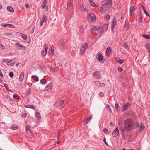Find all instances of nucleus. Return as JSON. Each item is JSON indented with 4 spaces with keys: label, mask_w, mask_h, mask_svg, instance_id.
<instances>
[{
    "label": "nucleus",
    "mask_w": 150,
    "mask_h": 150,
    "mask_svg": "<svg viewBox=\"0 0 150 150\" xmlns=\"http://www.w3.org/2000/svg\"><path fill=\"white\" fill-rule=\"evenodd\" d=\"M52 84V83H50L49 84L47 85L45 88V91L48 90L51 87Z\"/></svg>",
    "instance_id": "nucleus-32"
},
{
    "label": "nucleus",
    "mask_w": 150,
    "mask_h": 150,
    "mask_svg": "<svg viewBox=\"0 0 150 150\" xmlns=\"http://www.w3.org/2000/svg\"><path fill=\"white\" fill-rule=\"evenodd\" d=\"M124 47L126 49H129L128 44L127 43H124Z\"/></svg>",
    "instance_id": "nucleus-47"
},
{
    "label": "nucleus",
    "mask_w": 150,
    "mask_h": 150,
    "mask_svg": "<svg viewBox=\"0 0 150 150\" xmlns=\"http://www.w3.org/2000/svg\"><path fill=\"white\" fill-rule=\"evenodd\" d=\"M116 19L115 18H114L112 20V23H111V30L112 31L113 33H115L114 29L115 26L116 25Z\"/></svg>",
    "instance_id": "nucleus-6"
},
{
    "label": "nucleus",
    "mask_w": 150,
    "mask_h": 150,
    "mask_svg": "<svg viewBox=\"0 0 150 150\" xmlns=\"http://www.w3.org/2000/svg\"><path fill=\"white\" fill-rule=\"evenodd\" d=\"M82 48H83V49H84L86 51V50L88 48V45L87 43H85L83 44L82 45Z\"/></svg>",
    "instance_id": "nucleus-28"
},
{
    "label": "nucleus",
    "mask_w": 150,
    "mask_h": 150,
    "mask_svg": "<svg viewBox=\"0 0 150 150\" xmlns=\"http://www.w3.org/2000/svg\"><path fill=\"white\" fill-rule=\"evenodd\" d=\"M116 59H117V62L118 63H120V64H122L124 62L123 60L121 59H120L119 58H117Z\"/></svg>",
    "instance_id": "nucleus-34"
},
{
    "label": "nucleus",
    "mask_w": 150,
    "mask_h": 150,
    "mask_svg": "<svg viewBox=\"0 0 150 150\" xmlns=\"http://www.w3.org/2000/svg\"><path fill=\"white\" fill-rule=\"evenodd\" d=\"M106 18L108 19H109L110 18V16L108 14H107L106 15Z\"/></svg>",
    "instance_id": "nucleus-63"
},
{
    "label": "nucleus",
    "mask_w": 150,
    "mask_h": 150,
    "mask_svg": "<svg viewBox=\"0 0 150 150\" xmlns=\"http://www.w3.org/2000/svg\"><path fill=\"white\" fill-rule=\"evenodd\" d=\"M47 0H44L43 4H42L41 7L42 9H44L45 8L47 3Z\"/></svg>",
    "instance_id": "nucleus-30"
},
{
    "label": "nucleus",
    "mask_w": 150,
    "mask_h": 150,
    "mask_svg": "<svg viewBox=\"0 0 150 150\" xmlns=\"http://www.w3.org/2000/svg\"><path fill=\"white\" fill-rule=\"evenodd\" d=\"M93 76V77L98 79H100L101 77V74L98 71L94 72Z\"/></svg>",
    "instance_id": "nucleus-4"
},
{
    "label": "nucleus",
    "mask_w": 150,
    "mask_h": 150,
    "mask_svg": "<svg viewBox=\"0 0 150 150\" xmlns=\"http://www.w3.org/2000/svg\"><path fill=\"white\" fill-rule=\"evenodd\" d=\"M86 50H85L83 48H81L80 49V51L79 54L81 55L83 54L85 52Z\"/></svg>",
    "instance_id": "nucleus-27"
},
{
    "label": "nucleus",
    "mask_w": 150,
    "mask_h": 150,
    "mask_svg": "<svg viewBox=\"0 0 150 150\" xmlns=\"http://www.w3.org/2000/svg\"><path fill=\"white\" fill-rule=\"evenodd\" d=\"M120 130L121 132L122 136H125V134H124V133L125 132V130H126L125 129V128H121Z\"/></svg>",
    "instance_id": "nucleus-38"
},
{
    "label": "nucleus",
    "mask_w": 150,
    "mask_h": 150,
    "mask_svg": "<svg viewBox=\"0 0 150 150\" xmlns=\"http://www.w3.org/2000/svg\"><path fill=\"white\" fill-rule=\"evenodd\" d=\"M81 10H82L83 11H85V8L82 5L81 6Z\"/></svg>",
    "instance_id": "nucleus-60"
},
{
    "label": "nucleus",
    "mask_w": 150,
    "mask_h": 150,
    "mask_svg": "<svg viewBox=\"0 0 150 150\" xmlns=\"http://www.w3.org/2000/svg\"><path fill=\"white\" fill-rule=\"evenodd\" d=\"M24 75V73L23 72H22L21 73L19 78V80L20 81L22 82L23 79Z\"/></svg>",
    "instance_id": "nucleus-16"
},
{
    "label": "nucleus",
    "mask_w": 150,
    "mask_h": 150,
    "mask_svg": "<svg viewBox=\"0 0 150 150\" xmlns=\"http://www.w3.org/2000/svg\"><path fill=\"white\" fill-rule=\"evenodd\" d=\"M16 46L19 49H20V47H23L24 49H25V48H26V47L25 46H24L23 45H21L20 44L18 43H16Z\"/></svg>",
    "instance_id": "nucleus-31"
},
{
    "label": "nucleus",
    "mask_w": 150,
    "mask_h": 150,
    "mask_svg": "<svg viewBox=\"0 0 150 150\" xmlns=\"http://www.w3.org/2000/svg\"><path fill=\"white\" fill-rule=\"evenodd\" d=\"M54 54V49H52V47H50L48 52V54L49 55L50 57H52Z\"/></svg>",
    "instance_id": "nucleus-12"
},
{
    "label": "nucleus",
    "mask_w": 150,
    "mask_h": 150,
    "mask_svg": "<svg viewBox=\"0 0 150 150\" xmlns=\"http://www.w3.org/2000/svg\"><path fill=\"white\" fill-rule=\"evenodd\" d=\"M131 105L129 103H125L124 105L123 106L122 111V112H124L126 111V110L128 108L129 106H130Z\"/></svg>",
    "instance_id": "nucleus-7"
},
{
    "label": "nucleus",
    "mask_w": 150,
    "mask_h": 150,
    "mask_svg": "<svg viewBox=\"0 0 150 150\" xmlns=\"http://www.w3.org/2000/svg\"><path fill=\"white\" fill-rule=\"evenodd\" d=\"M101 30V27L100 26H96L93 27L91 30V32L94 35H97L100 33V31Z\"/></svg>",
    "instance_id": "nucleus-2"
},
{
    "label": "nucleus",
    "mask_w": 150,
    "mask_h": 150,
    "mask_svg": "<svg viewBox=\"0 0 150 150\" xmlns=\"http://www.w3.org/2000/svg\"><path fill=\"white\" fill-rule=\"evenodd\" d=\"M7 9L9 11L12 13H13L14 11V10L13 8L10 6H8L7 7Z\"/></svg>",
    "instance_id": "nucleus-24"
},
{
    "label": "nucleus",
    "mask_w": 150,
    "mask_h": 150,
    "mask_svg": "<svg viewBox=\"0 0 150 150\" xmlns=\"http://www.w3.org/2000/svg\"><path fill=\"white\" fill-rule=\"evenodd\" d=\"M35 116L39 120L41 118L40 115V113L38 112H35Z\"/></svg>",
    "instance_id": "nucleus-26"
},
{
    "label": "nucleus",
    "mask_w": 150,
    "mask_h": 150,
    "mask_svg": "<svg viewBox=\"0 0 150 150\" xmlns=\"http://www.w3.org/2000/svg\"><path fill=\"white\" fill-rule=\"evenodd\" d=\"M99 95L100 96L103 97L104 95V94L102 92H100L99 93Z\"/></svg>",
    "instance_id": "nucleus-58"
},
{
    "label": "nucleus",
    "mask_w": 150,
    "mask_h": 150,
    "mask_svg": "<svg viewBox=\"0 0 150 150\" xmlns=\"http://www.w3.org/2000/svg\"><path fill=\"white\" fill-rule=\"evenodd\" d=\"M115 108L116 110L120 111V108L117 103H115Z\"/></svg>",
    "instance_id": "nucleus-23"
},
{
    "label": "nucleus",
    "mask_w": 150,
    "mask_h": 150,
    "mask_svg": "<svg viewBox=\"0 0 150 150\" xmlns=\"http://www.w3.org/2000/svg\"><path fill=\"white\" fill-rule=\"evenodd\" d=\"M144 124H143L142 122H141V125L140 126L139 129V132H142L144 129Z\"/></svg>",
    "instance_id": "nucleus-18"
},
{
    "label": "nucleus",
    "mask_w": 150,
    "mask_h": 150,
    "mask_svg": "<svg viewBox=\"0 0 150 150\" xmlns=\"http://www.w3.org/2000/svg\"><path fill=\"white\" fill-rule=\"evenodd\" d=\"M108 27V25L105 24L104 25L102 28L101 27V30L100 31V33H102L104 31L107 30Z\"/></svg>",
    "instance_id": "nucleus-9"
},
{
    "label": "nucleus",
    "mask_w": 150,
    "mask_h": 150,
    "mask_svg": "<svg viewBox=\"0 0 150 150\" xmlns=\"http://www.w3.org/2000/svg\"><path fill=\"white\" fill-rule=\"evenodd\" d=\"M106 50L107 51L110 52H112V49L111 47H108L107 49Z\"/></svg>",
    "instance_id": "nucleus-51"
},
{
    "label": "nucleus",
    "mask_w": 150,
    "mask_h": 150,
    "mask_svg": "<svg viewBox=\"0 0 150 150\" xmlns=\"http://www.w3.org/2000/svg\"><path fill=\"white\" fill-rule=\"evenodd\" d=\"M9 76L11 77H12L14 75L13 73V72H10L9 74Z\"/></svg>",
    "instance_id": "nucleus-49"
},
{
    "label": "nucleus",
    "mask_w": 150,
    "mask_h": 150,
    "mask_svg": "<svg viewBox=\"0 0 150 150\" xmlns=\"http://www.w3.org/2000/svg\"><path fill=\"white\" fill-rule=\"evenodd\" d=\"M95 83V85L99 87H100V82L98 81H95L94 82Z\"/></svg>",
    "instance_id": "nucleus-45"
},
{
    "label": "nucleus",
    "mask_w": 150,
    "mask_h": 150,
    "mask_svg": "<svg viewBox=\"0 0 150 150\" xmlns=\"http://www.w3.org/2000/svg\"><path fill=\"white\" fill-rule=\"evenodd\" d=\"M31 92V88H29L27 89V91L25 93V94L26 95H29Z\"/></svg>",
    "instance_id": "nucleus-40"
},
{
    "label": "nucleus",
    "mask_w": 150,
    "mask_h": 150,
    "mask_svg": "<svg viewBox=\"0 0 150 150\" xmlns=\"http://www.w3.org/2000/svg\"><path fill=\"white\" fill-rule=\"evenodd\" d=\"M142 9L144 11V13L146 14V15L149 17H150V15L148 14L146 10L145 9V7L144 6H142Z\"/></svg>",
    "instance_id": "nucleus-21"
},
{
    "label": "nucleus",
    "mask_w": 150,
    "mask_h": 150,
    "mask_svg": "<svg viewBox=\"0 0 150 150\" xmlns=\"http://www.w3.org/2000/svg\"><path fill=\"white\" fill-rule=\"evenodd\" d=\"M45 50L47 51V50L48 47V45L47 44H45Z\"/></svg>",
    "instance_id": "nucleus-52"
},
{
    "label": "nucleus",
    "mask_w": 150,
    "mask_h": 150,
    "mask_svg": "<svg viewBox=\"0 0 150 150\" xmlns=\"http://www.w3.org/2000/svg\"><path fill=\"white\" fill-rule=\"evenodd\" d=\"M26 131L29 130L30 129V125H27L26 126Z\"/></svg>",
    "instance_id": "nucleus-46"
},
{
    "label": "nucleus",
    "mask_w": 150,
    "mask_h": 150,
    "mask_svg": "<svg viewBox=\"0 0 150 150\" xmlns=\"http://www.w3.org/2000/svg\"><path fill=\"white\" fill-rule=\"evenodd\" d=\"M4 87L6 88V89L8 91H9L10 92H12V93L13 92V91H12L11 90H10L8 89V86L7 84H4Z\"/></svg>",
    "instance_id": "nucleus-37"
},
{
    "label": "nucleus",
    "mask_w": 150,
    "mask_h": 150,
    "mask_svg": "<svg viewBox=\"0 0 150 150\" xmlns=\"http://www.w3.org/2000/svg\"><path fill=\"white\" fill-rule=\"evenodd\" d=\"M13 96L14 98H16L17 100H19L20 99L19 96L17 94L14 95Z\"/></svg>",
    "instance_id": "nucleus-44"
},
{
    "label": "nucleus",
    "mask_w": 150,
    "mask_h": 150,
    "mask_svg": "<svg viewBox=\"0 0 150 150\" xmlns=\"http://www.w3.org/2000/svg\"><path fill=\"white\" fill-rule=\"evenodd\" d=\"M11 61H9L7 63V65H13V63H10V62H11Z\"/></svg>",
    "instance_id": "nucleus-56"
},
{
    "label": "nucleus",
    "mask_w": 150,
    "mask_h": 150,
    "mask_svg": "<svg viewBox=\"0 0 150 150\" xmlns=\"http://www.w3.org/2000/svg\"><path fill=\"white\" fill-rule=\"evenodd\" d=\"M47 81L46 79H42L40 80V83L42 84H45L46 83V82Z\"/></svg>",
    "instance_id": "nucleus-43"
},
{
    "label": "nucleus",
    "mask_w": 150,
    "mask_h": 150,
    "mask_svg": "<svg viewBox=\"0 0 150 150\" xmlns=\"http://www.w3.org/2000/svg\"><path fill=\"white\" fill-rule=\"evenodd\" d=\"M87 26L86 25H82L80 27V32L83 33V32L84 30L86 28Z\"/></svg>",
    "instance_id": "nucleus-15"
},
{
    "label": "nucleus",
    "mask_w": 150,
    "mask_h": 150,
    "mask_svg": "<svg viewBox=\"0 0 150 150\" xmlns=\"http://www.w3.org/2000/svg\"><path fill=\"white\" fill-rule=\"evenodd\" d=\"M135 11V8L134 7L131 6L130 7V13L131 14H133Z\"/></svg>",
    "instance_id": "nucleus-22"
},
{
    "label": "nucleus",
    "mask_w": 150,
    "mask_h": 150,
    "mask_svg": "<svg viewBox=\"0 0 150 150\" xmlns=\"http://www.w3.org/2000/svg\"><path fill=\"white\" fill-rule=\"evenodd\" d=\"M108 4L110 5H111L112 4V2L111 0H109L108 1Z\"/></svg>",
    "instance_id": "nucleus-59"
},
{
    "label": "nucleus",
    "mask_w": 150,
    "mask_h": 150,
    "mask_svg": "<svg viewBox=\"0 0 150 150\" xmlns=\"http://www.w3.org/2000/svg\"><path fill=\"white\" fill-rule=\"evenodd\" d=\"M0 47L1 48L3 49H5V47L4 46H3L2 44H0Z\"/></svg>",
    "instance_id": "nucleus-61"
},
{
    "label": "nucleus",
    "mask_w": 150,
    "mask_h": 150,
    "mask_svg": "<svg viewBox=\"0 0 150 150\" xmlns=\"http://www.w3.org/2000/svg\"><path fill=\"white\" fill-rule=\"evenodd\" d=\"M22 38L24 40H26L27 38V36L26 35L22 34L21 35Z\"/></svg>",
    "instance_id": "nucleus-39"
},
{
    "label": "nucleus",
    "mask_w": 150,
    "mask_h": 150,
    "mask_svg": "<svg viewBox=\"0 0 150 150\" xmlns=\"http://www.w3.org/2000/svg\"><path fill=\"white\" fill-rule=\"evenodd\" d=\"M47 17L46 15H45V14H44L43 16V17L42 18V20H41V21H42L44 22H46L47 21Z\"/></svg>",
    "instance_id": "nucleus-36"
},
{
    "label": "nucleus",
    "mask_w": 150,
    "mask_h": 150,
    "mask_svg": "<svg viewBox=\"0 0 150 150\" xmlns=\"http://www.w3.org/2000/svg\"><path fill=\"white\" fill-rule=\"evenodd\" d=\"M91 5L93 7H98V6H96L94 3L93 2V1L92 0H89Z\"/></svg>",
    "instance_id": "nucleus-35"
},
{
    "label": "nucleus",
    "mask_w": 150,
    "mask_h": 150,
    "mask_svg": "<svg viewBox=\"0 0 150 150\" xmlns=\"http://www.w3.org/2000/svg\"><path fill=\"white\" fill-rule=\"evenodd\" d=\"M90 120H89L88 118V117L86 118V119L84 120L83 121V124L84 125H86L90 121Z\"/></svg>",
    "instance_id": "nucleus-33"
},
{
    "label": "nucleus",
    "mask_w": 150,
    "mask_h": 150,
    "mask_svg": "<svg viewBox=\"0 0 150 150\" xmlns=\"http://www.w3.org/2000/svg\"><path fill=\"white\" fill-rule=\"evenodd\" d=\"M32 78L35 81H38L39 80L38 77L35 75H32Z\"/></svg>",
    "instance_id": "nucleus-25"
},
{
    "label": "nucleus",
    "mask_w": 150,
    "mask_h": 150,
    "mask_svg": "<svg viewBox=\"0 0 150 150\" xmlns=\"http://www.w3.org/2000/svg\"><path fill=\"white\" fill-rule=\"evenodd\" d=\"M133 120L131 119H126L124 122V127L125 129L127 131H131L134 126Z\"/></svg>",
    "instance_id": "nucleus-1"
},
{
    "label": "nucleus",
    "mask_w": 150,
    "mask_h": 150,
    "mask_svg": "<svg viewBox=\"0 0 150 150\" xmlns=\"http://www.w3.org/2000/svg\"><path fill=\"white\" fill-rule=\"evenodd\" d=\"M136 127H139L140 126L139 125V122H136Z\"/></svg>",
    "instance_id": "nucleus-57"
},
{
    "label": "nucleus",
    "mask_w": 150,
    "mask_h": 150,
    "mask_svg": "<svg viewBox=\"0 0 150 150\" xmlns=\"http://www.w3.org/2000/svg\"><path fill=\"white\" fill-rule=\"evenodd\" d=\"M26 132L28 134L31 136L33 134V133L30 130V129L29 130L26 131Z\"/></svg>",
    "instance_id": "nucleus-42"
},
{
    "label": "nucleus",
    "mask_w": 150,
    "mask_h": 150,
    "mask_svg": "<svg viewBox=\"0 0 150 150\" xmlns=\"http://www.w3.org/2000/svg\"><path fill=\"white\" fill-rule=\"evenodd\" d=\"M114 137H116L119 134V130L118 127H117L112 134Z\"/></svg>",
    "instance_id": "nucleus-13"
},
{
    "label": "nucleus",
    "mask_w": 150,
    "mask_h": 150,
    "mask_svg": "<svg viewBox=\"0 0 150 150\" xmlns=\"http://www.w3.org/2000/svg\"><path fill=\"white\" fill-rule=\"evenodd\" d=\"M64 39H62L61 40V42L60 43L59 47L61 50H63L64 49L65 44L64 42Z\"/></svg>",
    "instance_id": "nucleus-11"
},
{
    "label": "nucleus",
    "mask_w": 150,
    "mask_h": 150,
    "mask_svg": "<svg viewBox=\"0 0 150 150\" xmlns=\"http://www.w3.org/2000/svg\"><path fill=\"white\" fill-rule=\"evenodd\" d=\"M142 36L143 37H144V38H146V39H150V36H149V35H148L147 34H144L142 35Z\"/></svg>",
    "instance_id": "nucleus-29"
},
{
    "label": "nucleus",
    "mask_w": 150,
    "mask_h": 150,
    "mask_svg": "<svg viewBox=\"0 0 150 150\" xmlns=\"http://www.w3.org/2000/svg\"><path fill=\"white\" fill-rule=\"evenodd\" d=\"M27 114L26 113H23L21 115V117L23 118H24L26 117Z\"/></svg>",
    "instance_id": "nucleus-53"
},
{
    "label": "nucleus",
    "mask_w": 150,
    "mask_h": 150,
    "mask_svg": "<svg viewBox=\"0 0 150 150\" xmlns=\"http://www.w3.org/2000/svg\"><path fill=\"white\" fill-rule=\"evenodd\" d=\"M1 25L4 27H6L9 26V27L11 28H14V25L12 24H4L2 23L1 24Z\"/></svg>",
    "instance_id": "nucleus-17"
},
{
    "label": "nucleus",
    "mask_w": 150,
    "mask_h": 150,
    "mask_svg": "<svg viewBox=\"0 0 150 150\" xmlns=\"http://www.w3.org/2000/svg\"><path fill=\"white\" fill-rule=\"evenodd\" d=\"M42 54L44 56H45L47 54V51H46V50H45V51L44 52V50H43L42 52Z\"/></svg>",
    "instance_id": "nucleus-50"
},
{
    "label": "nucleus",
    "mask_w": 150,
    "mask_h": 150,
    "mask_svg": "<svg viewBox=\"0 0 150 150\" xmlns=\"http://www.w3.org/2000/svg\"><path fill=\"white\" fill-rule=\"evenodd\" d=\"M73 0H68L67 2V9L69 7V8L72 9L74 8V7L72 4Z\"/></svg>",
    "instance_id": "nucleus-8"
},
{
    "label": "nucleus",
    "mask_w": 150,
    "mask_h": 150,
    "mask_svg": "<svg viewBox=\"0 0 150 150\" xmlns=\"http://www.w3.org/2000/svg\"><path fill=\"white\" fill-rule=\"evenodd\" d=\"M6 98H7V100L8 101L10 100H11V98L9 96H8Z\"/></svg>",
    "instance_id": "nucleus-64"
},
{
    "label": "nucleus",
    "mask_w": 150,
    "mask_h": 150,
    "mask_svg": "<svg viewBox=\"0 0 150 150\" xmlns=\"http://www.w3.org/2000/svg\"><path fill=\"white\" fill-rule=\"evenodd\" d=\"M9 60V59H3L2 60V63H4L6 62H7Z\"/></svg>",
    "instance_id": "nucleus-48"
},
{
    "label": "nucleus",
    "mask_w": 150,
    "mask_h": 150,
    "mask_svg": "<svg viewBox=\"0 0 150 150\" xmlns=\"http://www.w3.org/2000/svg\"><path fill=\"white\" fill-rule=\"evenodd\" d=\"M118 70H119L120 72H121L123 70V69H122L120 67H118Z\"/></svg>",
    "instance_id": "nucleus-54"
},
{
    "label": "nucleus",
    "mask_w": 150,
    "mask_h": 150,
    "mask_svg": "<svg viewBox=\"0 0 150 150\" xmlns=\"http://www.w3.org/2000/svg\"><path fill=\"white\" fill-rule=\"evenodd\" d=\"M18 126L16 124H14L12 125L11 127L10 128L13 130H16L18 127Z\"/></svg>",
    "instance_id": "nucleus-20"
},
{
    "label": "nucleus",
    "mask_w": 150,
    "mask_h": 150,
    "mask_svg": "<svg viewBox=\"0 0 150 150\" xmlns=\"http://www.w3.org/2000/svg\"><path fill=\"white\" fill-rule=\"evenodd\" d=\"M64 102V101L62 100H57L55 103V106L57 107L59 106H61L63 104Z\"/></svg>",
    "instance_id": "nucleus-10"
},
{
    "label": "nucleus",
    "mask_w": 150,
    "mask_h": 150,
    "mask_svg": "<svg viewBox=\"0 0 150 150\" xmlns=\"http://www.w3.org/2000/svg\"><path fill=\"white\" fill-rule=\"evenodd\" d=\"M100 8H101V11H107L109 10V6L108 5V3L106 2L103 4Z\"/></svg>",
    "instance_id": "nucleus-5"
},
{
    "label": "nucleus",
    "mask_w": 150,
    "mask_h": 150,
    "mask_svg": "<svg viewBox=\"0 0 150 150\" xmlns=\"http://www.w3.org/2000/svg\"><path fill=\"white\" fill-rule=\"evenodd\" d=\"M145 45L146 47L148 49H149V48H150V46L148 44H146Z\"/></svg>",
    "instance_id": "nucleus-62"
},
{
    "label": "nucleus",
    "mask_w": 150,
    "mask_h": 150,
    "mask_svg": "<svg viewBox=\"0 0 150 150\" xmlns=\"http://www.w3.org/2000/svg\"><path fill=\"white\" fill-rule=\"evenodd\" d=\"M88 20L89 23H93L96 21L95 15L92 13H89L88 16Z\"/></svg>",
    "instance_id": "nucleus-3"
},
{
    "label": "nucleus",
    "mask_w": 150,
    "mask_h": 150,
    "mask_svg": "<svg viewBox=\"0 0 150 150\" xmlns=\"http://www.w3.org/2000/svg\"><path fill=\"white\" fill-rule=\"evenodd\" d=\"M103 131L105 133H106L108 132V129L106 128H104L103 129Z\"/></svg>",
    "instance_id": "nucleus-55"
},
{
    "label": "nucleus",
    "mask_w": 150,
    "mask_h": 150,
    "mask_svg": "<svg viewBox=\"0 0 150 150\" xmlns=\"http://www.w3.org/2000/svg\"><path fill=\"white\" fill-rule=\"evenodd\" d=\"M139 22L141 23L142 22V19L143 18V16L141 13H140L138 15Z\"/></svg>",
    "instance_id": "nucleus-19"
},
{
    "label": "nucleus",
    "mask_w": 150,
    "mask_h": 150,
    "mask_svg": "<svg viewBox=\"0 0 150 150\" xmlns=\"http://www.w3.org/2000/svg\"><path fill=\"white\" fill-rule=\"evenodd\" d=\"M98 54V60L99 61H102L103 59V57L102 54L101 53H98L97 54Z\"/></svg>",
    "instance_id": "nucleus-14"
},
{
    "label": "nucleus",
    "mask_w": 150,
    "mask_h": 150,
    "mask_svg": "<svg viewBox=\"0 0 150 150\" xmlns=\"http://www.w3.org/2000/svg\"><path fill=\"white\" fill-rule=\"evenodd\" d=\"M26 108H31L34 110H35V106H33L32 105H27L26 107Z\"/></svg>",
    "instance_id": "nucleus-41"
}]
</instances>
